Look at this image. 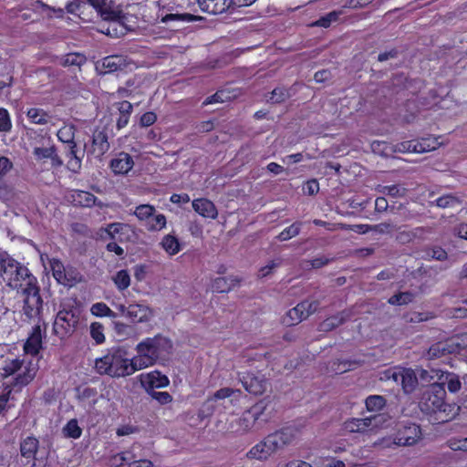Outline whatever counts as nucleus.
Listing matches in <instances>:
<instances>
[{
	"instance_id": "obj_1",
	"label": "nucleus",
	"mask_w": 467,
	"mask_h": 467,
	"mask_svg": "<svg viewBox=\"0 0 467 467\" xmlns=\"http://www.w3.org/2000/svg\"><path fill=\"white\" fill-rule=\"evenodd\" d=\"M0 275L8 286L20 291L24 296V312L32 318L39 315L42 299L36 277L17 261L8 257Z\"/></svg>"
},
{
	"instance_id": "obj_2",
	"label": "nucleus",
	"mask_w": 467,
	"mask_h": 467,
	"mask_svg": "<svg viewBox=\"0 0 467 467\" xmlns=\"http://www.w3.org/2000/svg\"><path fill=\"white\" fill-rule=\"evenodd\" d=\"M299 430L292 426L274 431L254 444L246 452V458L252 461L265 462L277 451L291 445L299 437Z\"/></svg>"
},
{
	"instance_id": "obj_3",
	"label": "nucleus",
	"mask_w": 467,
	"mask_h": 467,
	"mask_svg": "<svg viewBox=\"0 0 467 467\" xmlns=\"http://www.w3.org/2000/svg\"><path fill=\"white\" fill-rule=\"evenodd\" d=\"M171 347L170 340L160 335L143 339L137 344L136 355L131 358L135 370L139 371L153 366L170 350Z\"/></svg>"
},
{
	"instance_id": "obj_4",
	"label": "nucleus",
	"mask_w": 467,
	"mask_h": 467,
	"mask_svg": "<svg viewBox=\"0 0 467 467\" xmlns=\"http://www.w3.org/2000/svg\"><path fill=\"white\" fill-rule=\"evenodd\" d=\"M95 369L100 375L112 378H124L136 372L131 358H127L125 352L119 348L96 358Z\"/></svg>"
},
{
	"instance_id": "obj_5",
	"label": "nucleus",
	"mask_w": 467,
	"mask_h": 467,
	"mask_svg": "<svg viewBox=\"0 0 467 467\" xmlns=\"http://www.w3.org/2000/svg\"><path fill=\"white\" fill-rule=\"evenodd\" d=\"M446 392L441 384H432L421 396L420 408L426 413H444L442 421L452 418L459 410L458 407L445 403Z\"/></svg>"
},
{
	"instance_id": "obj_6",
	"label": "nucleus",
	"mask_w": 467,
	"mask_h": 467,
	"mask_svg": "<svg viewBox=\"0 0 467 467\" xmlns=\"http://www.w3.org/2000/svg\"><path fill=\"white\" fill-rule=\"evenodd\" d=\"M421 430L413 422H400L396 425V431L389 437L379 439L374 446L390 448L391 446H413L421 440Z\"/></svg>"
},
{
	"instance_id": "obj_7",
	"label": "nucleus",
	"mask_w": 467,
	"mask_h": 467,
	"mask_svg": "<svg viewBox=\"0 0 467 467\" xmlns=\"http://www.w3.org/2000/svg\"><path fill=\"white\" fill-rule=\"evenodd\" d=\"M386 418L374 415L365 418H349L342 424V431L348 434L372 435L383 428Z\"/></svg>"
},
{
	"instance_id": "obj_8",
	"label": "nucleus",
	"mask_w": 467,
	"mask_h": 467,
	"mask_svg": "<svg viewBox=\"0 0 467 467\" xmlns=\"http://www.w3.org/2000/svg\"><path fill=\"white\" fill-rule=\"evenodd\" d=\"M266 410L267 404L265 401H259L253 405L237 420V431L244 433L260 428L270 418Z\"/></svg>"
},
{
	"instance_id": "obj_9",
	"label": "nucleus",
	"mask_w": 467,
	"mask_h": 467,
	"mask_svg": "<svg viewBox=\"0 0 467 467\" xmlns=\"http://www.w3.org/2000/svg\"><path fill=\"white\" fill-rule=\"evenodd\" d=\"M133 214L139 221L144 223V226L150 232H159L166 227V217L162 213H156L154 206L150 204L138 205Z\"/></svg>"
},
{
	"instance_id": "obj_10",
	"label": "nucleus",
	"mask_w": 467,
	"mask_h": 467,
	"mask_svg": "<svg viewBox=\"0 0 467 467\" xmlns=\"http://www.w3.org/2000/svg\"><path fill=\"white\" fill-rule=\"evenodd\" d=\"M319 306L318 301L305 300L288 310L282 318V323L286 327L299 324L315 313Z\"/></svg>"
},
{
	"instance_id": "obj_11",
	"label": "nucleus",
	"mask_w": 467,
	"mask_h": 467,
	"mask_svg": "<svg viewBox=\"0 0 467 467\" xmlns=\"http://www.w3.org/2000/svg\"><path fill=\"white\" fill-rule=\"evenodd\" d=\"M103 231L109 237L119 242L135 243L138 238L136 229L128 223H112L108 224Z\"/></svg>"
},
{
	"instance_id": "obj_12",
	"label": "nucleus",
	"mask_w": 467,
	"mask_h": 467,
	"mask_svg": "<svg viewBox=\"0 0 467 467\" xmlns=\"http://www.w3.org/2000/svg\"><path fill=\"white\" fill-rule=\"evenodd\" d=\"M238 378L244 388L251 394L260 395L266 389V380L265 377L259 373L239 372Z\"/></svg>"
},
{
	"instance_id": "obj_13",
	"label": "nucleus",
	"mask_w": 467,
	"mask_h": 467,
	"mask_svg": "<svg viewBox=\"0 0 467 467\" xmlns=\"http://www.w3.org/2000/svg\"><path fill=\"white\" fill-rule=\"evenodd\" d=\"M77 323L78 318L72 311H59L54 322V331L59 337H65L73 331Z\"/></svg>"
},
{
	"instance_id": "obj_14",
	"label": "nucleus",
	"mask_w": 467,
	"mask_h": 467,
	"mask_svg": "<svg viewBox=\"0 0 467 467\" xmlns=\"http://www.w3.org/2000/svg\"><path fill=\"white\" fill-rule=\"evenodd\" d=\"M139 380L148 393L154 391V389L165 388L170 384L168 377L158 370L141 373L139 376Z\"/></svg>"
},
{
	"instance_id": "obj_15",
	"label": "nucleus",
	"mask_w": 467,
	"mask_h": 467,
	"mask_svg": "<svg viewBox=\"0 0 467 467\" xmlns=\"http://www.w3.org/2000/svg\"><path fill=\"white\" fill-rule=\"evenodd\" d=\"M104 20L116 21L120 18L121 10L111 0H88Z\"/></svg>"
},
{
	"instance_id": "obj_16",
	"label": "nucleus",
	"mask_w": 467,
	"mask_h": 467,
	"mask_svg": "<svg viewBox=\"0 0 467 467\" xmlns=\"http://www.w3.org/2000/svg\"><path fill=\"white\" fill-rule=\"evenodd\" d=\"M38 365L33 361H21L16 373L15 386L24 387L29 384L36 375Z\"/></svg>"
},
{
	"instance_id": "obj_17",
	"label": "nucleus",
	"mask_w": 467,
	"mask_h": 467,
	"mask_svg": "<svg viewBox=\"0 0 467 467\" xmlns=\"http://www.w3.org/2000/svg\"><path fill=\"white\" fill-rule=\"evenodd\" d=\"M192 206L194 212L202 218L214 220L218 217L215 204L207 198L194 199L192 202Z\"/></svg>"
},
{
	"instance_id": "obj_18",
	"label": "nucleus",
	"mask_w": 467,
	"mask_h": 467,
	"mask_svg": "<svg viewBox=\"0 0 467 467\" xmlns=\"http://www.w3.org/2000/svg\"><path fill=\"white\" fill-rule=\"evenodd\" d=\"M107 132L104 130H96L92 135L90 152L96 157H102L109 150Z\"/></svg>"
},
{
	"instance_id": "obj_19",
	"label": "nucleus",
	"mask_w": 467,
	"mask_h": 467,
	"mask_svg": "<svg viewBox=\"0 0 467 467\" xmlns=\"http://www.w3.org/2000/svg\"><path fill=\"white\" fill-rule=\"evenodd\" d=\"M110 169L115 174H127L134 166L132 157L126 152L118 153L110 161Z\"/></svg>"
},
{
	"instance_id": "obj_20",
	"label": "nucleus",
	"mask_w": 467,
	"mask_h": 467,
	"mask_svg": "<svg viewBox=\"0 0 467 467\" xmlns=\"http://www.w3.org/2000/svg\"><path fill=\"white\" fill-rule=\"evenodd\" d=\"M153 316L151 308L143 304H131L127 306V317L133 322L149 321Z\"/></svg>"
},
{
	"instance_id": "obj_21",
	"label": "nucleus",
	"mask_w": 467,
	"mask_h": 467,
	"mask_svg": "<svg viewBox=\"0 0 467 467\" xmlns=\"http://www.w3.org/2000/svg\"><path fill=\"white\" fill-rule=\"evenodd\" d=\"M131 63L123 56H109L102 60L104 73H111L118 70H124L130 67Z\"/></svg>"
},
{
	"instance_id": "obj_22",
	"label": "nucleus",
	"mask_w": 467,
	"mask_h": 467,
	"mask_svg": "<svg viewBox=\"0 0 467 467\" xmlns=\"http://www.w3.org/2000/svg\"><path fill=\"white\" fill-rule=\"evenodd\" d=\"M400 372L399 383L405 393H411L418 385V378L415 371L411 368L400 367Z\"/></svg>"
},
{
	"instance_id": "obj_23",
	"label": "nucleus",
	"mask_w": 467,
	"mask_h": 467,
	"mask_svg": "<svg viewBox=\"0 0 467 467\" xmlns=\"http://www.w3.org/2000/svg\"><path fill=\"white\" fill-rule=\"evenodd\" d=\"M42 348V334L39 326H36L24 345L26 354L36 356Z\"/></svg>"
},
{
	"instance_id": "obj_24",
	"label": "nucleus",
	"mask_w": 467,
	"mask_h": 467,
	"mask_svg": "<svg viewBox=\"0 0 467 467\" xmlns=\"http://www.w3.org/2000/svg\"><path fill=\"white\" fill-rule=\"evenodd\" d=\"M453 342L451 339L444 342H438L433 344L428 351L430 358H444L448 355H456L455 348L452 346Z\"/></svg>"
},
{
	"instance_id": "obj_25",
	"label": "nucleus",
	"mask_w": 467,
	"mask_h": 467,
	"mask_svg": "<svg viewBox=\"0 0 467 467\" xmlns=\"http://www.w3.org/2000/svg\"><path fill=\"white\" fill-rule=\"evenodd\" d=\"M158 19L163 24L171 25L175 27L180 23H189L195 20V16L190 14L165 13L161 10Z\"/></svg>"
},
{
	"instance_id": "obj_26",
	"label": "nucleus",
	"mask_w": 467,
	"mask_h": 467,
	"mask_svg": "<svg viewBox=\"0 0 467 467\" xmlns=\"http://www.w3.org/2000/svg\"><path fill=\"white\" fill-rule=\"evenodd\" d=\"M70 199L75 205L91 207L96 204L97 198L89 192L73 190L70 192Z\"/></svg>"
},
{
	"instance_id": "obj_27",
	"label": "nucleus",
	"mask_w": 467,
	"mask_h": 467,
	"mask_svg": "<svg viewBox=\"0 0 467 467\" xmlns=\"http://www.w3.org/2000/svg\"><path fill=\"white\" fill-rule=\"evenodd\" d=\"M202 5L207 12L214 15L223 14L235 6L233 0H202Z\"/></svg>"
},
{
	"instance_id": "obj_28",
	"label": "nucleus",
	"mask_w": 467,
	"mask_h": 467,
	"mask_svg": "<svg viewBox=\"0 0 467 467\" xmlns=\"http://www.w3.org/2000/svg\"><path fill=\"white\" fill-rule=\"evenodd\" d=\"M39 441L33 436H28L20 443V452L24 458L33 460L38 451Z\"/></svg>"
},
{
	"instance_id": "obj_29",
	"label": "nucleus",
	"mask_w": 467,
	"mask_h": 467,
	"mask_svg": "<svg viewBox=\"0 0 467 467\" xmlns=\"http://www.w3.org/2000/svg\"><path fill=\"white\" fill-rule=\"evenodd\" d=\"M26 117L30 122L37 125L47 124L50 120V116L47 111L38 108H31L26 111Z\"/></svg>"
},
{
	"instance_id": "obj_30",
	"label": "nucleus",
	"mask_w": 467,
	"mask_h": 467,
	"mask_svg": "<svg viewBox=\"0 0 467 467\" xmlns=\"http://www.w3.org/2000/svg\"><path fill=\"white\" fill-rule=\"evenodd\" d=\"M415 143L417 144V149H416L417 153H424V152L435 150L441 144L439 141L438 138H435V137H429V138H424V139H421L419 140H415Z\"/></svg>"
},
{
	"instance_id": "obj_31",
	"label": "nucleus",
	"mask_w": 467,
	"mask_h": 467,
	"mask_svg": "<svg viewBox=\"0 0 467 467\" xmlns=\"http://www.w3.org/2000/svg\"><path fill=\"white\" fill-rule=\"evenodd\" d=\"M161 245L169 255H175L181 251L179 240L171 234H166L162 238Z\"/></svg>"
},
{
	"instance_id": "obj_32",
	"label": "nucleus",
	"mask_w": 467,
	"mask_h": 467,
	"mask_svg": "<svg viewBox=\"0 0 467 467\" xmlns=\"http://www.w3.org/2000/svg\"><path fill=\"white\" fill-rule=\"evenodd\" d=\"M440 379H443V384H447V389L451 393L458 392L462 388V382L457 374L452 372H443L440 377Z\"/></svg>"
},
{
	"instance_id": "obj_33",
	"label": "nucleus",
	"mask_w": 467,
	"mask_h": 467,
	"mask_svg": "<svg viewBox=\"0 0 467 467\" xmlns=\"http://www.w3.org/2000/svg\"><path fill=\"white\" fill-rule=\"evenodd\" d=\"M49 266L55 279L58 283L66 285L67 282V278L66 275L65 267L63 264L59 260L52 258L49 260Z\"/></svg>"
},
{
	"instance_id": "obj_34",
	"label": "nucleus",
	"mask_w": 467,
	"mask_h": 467,
	"mask_svg": "<svg viewBox=\"0 0 467 467\" xmlns=\"http://www.w3.org/2000/svg\"><path fill=\"white\" fill-rule=\"evenodd\" d=\"M234 277H218L213 283V289L218 293H226L235 285Z\"/></svg>"
},
{
	"instance_id": "obj_35",
	"label": "nucleus",
	"mask_w": 467,
	"mask_h": 467,
	"mask_svg": "<svg viewBox=\"0 0 467 467\" xmlns=\"http://www.w3.org/2000/svg\"><path fill=\"white\" fill-rule=\"evenodd\" d=\"M57 139L67 144H71L75 142V127L71 124H67L61 127L57 131Z\"/></svg>"
},
{
	"instance_id": "obj_36",
	"label": "nucleus",
	"mask_w": 467,
	"mask_h": 467,
	"mask_svg": "<svg viewBox=\"0 0 467 467\" xmlns=\"http://www.w3.org/2000/svg\"><path fill=\"white\" fill-rule=\"evenodd\" d=\"M365 404L368 411L377 412L384 408L386 400L382 396L372 395L366 399Z\"/></svg>"
},
{
	"instance_id": "obj_37",
	"label": "nucleus",
	"mask_w": 467,
	"mask_h": 467,
	"mask_svg": "<svg viewBox=\"0 0 467 467\" xmlns=\"http://www.w3.org/2000/svg\"><path fill=\"white\" fill-rule=\"evenodd\" d=\"M90 313L99 317H116L115 313L105 304L102 302L93 304L90 307Z\"/></svg>"
},
{
	"instance_id": "obj_38",
	"label": "nucleus",
	"mask_w": 467,
	"mask_h": 467,
	"mask_svg": "<svg viewBox=\"0 0 467 467\" xmlns=\"http://www.w3.org/2000/svg\"><path fill=\"white\" fill-rule=\"evenodd\" d=\"M112 280L120 291L127 289L130 285V276L126 270H120L112 277Z\"/></svg>"
},
{
	"instance_id": "obj_39",
	"label": "nucleus",
	"mask_w": 467,
	"mask_h": 467,
	"mask_svg": "<svg viewBox=\"0 0 467 467\" xmlns=\"http://www.w3.org/2000/svg\"><path fill=\"white\" fill-rule=\"evenodd\" d=\"M63 433L67 438L78 439L82 434V430L78 426V420L73 419L63 428Z\"/></svg>"
},
{
	"instance_id": "obj_40",
	"label": "nucleus",
	"mask_w": 467,
	"mask_h": 467,
	"mask_svg": "<svg viewBox=\"0 0 467 467\" xmlns=\"http://www.w3.org/2000/svg\"><path fill=\"white\" fill-rule=\"evenodd\" d=\"M300 229H301V223H292L290 226L286 227L285 229H284L280 234L279 235L277 236V238L280 240V241H287V240H290L291 238L296 236L299 234L300 233Z\"/></svg>"
},
{
	"instance_id": "obj_41",
	"label": "nucleus",
	"mask_w": 467,
	"mask_h": 467,
	"mask_svg": "<svg viewBox=\"0 0 467 467\" xmlns=\"http://www.w3.org/2000/svg\"><path fill=\"white\" fill-rule=\"evenodd\" d=\"M89 330L90 337L96 342V344H102L105 341L104 327L101 323H91Z\"/></svg>"
},
{
	"instance_id": "obj_42",
	"label": "nucleus",
	"mask_w": 467,
	"mask_h": 467,
	"mask_svg": "<svg viewBox=\"0 0 467 467\" xmlns=\"http://www.w3.org/2000/svg\"><path fill=\"white\" fill-rule=\"evenodd\" d=\"M21 360L18 358L6 359L1 368V375L3 377H9L11 375H16V371L19 370V364Z\"/></svg>"
},
{
	"instance_id": "obj_43",
	"label": "nucleus",
	"mask_w": 467,
	"mask_h": 467,
	"mask_svg": "<svg viewBox=\"0 0 467 467\" xmlns=\"http://www.w3.org/2000/svg\"><path fill=\"white\" fill-rule=\"evenodd\" d=\"M345 316L346 315L344 313H340V314H337L331 317H328L327 319L323 321L322 324L320 325L321 329L324 331H328V330H331V329L337 327V326H339L340 324H342L344 322Z\"/></svg>"
},
{
	"instance_id": "obj_44",
	"label": "nucleus",
	"mask_w": 467,
	"mask_h": 467,
	"mask_svg": "<svg viewBox=\"0 0 467 467\" xmlns=\"http://www.w3.org/2000/svg\"><path fill=\"white\" fill-rule=\"evenodd\" d=\"M86 61V57L79 53H70L61 59L63 66H81Z\"/></svg>"
},
{
	"instance_id": "obj_45",
	"label": "nucleus",
	"mask_w": 467,
	"mask_h": 467,
	"mask_svg": "<svg viewBox=\"0 0 467 467\" xmlns=\"http://www.w3.org/2000/svg\"><path fill=\"white\" fill-rule=\"evenodd\" d=\"M378 191L392 197H402L406 193V189L400 185L379 186Z\"/></svg>"
},
{
	"instance_id": "obj_46",
	"label": "nucleus",
	"mask_w": 467,
	"mask_h": 467,
	"mask_svg": "<svg viewBox=\"0 0 467 467\" xmlns=\"http://www.w3.org/2000/svg\"><path fill=\"white\" fill-rule=\"evenodd\" d=\"M12 129V120L9 112L0 108V132H9Z\"/></svg>"
},
{
	"instance_id": "obj_47",
	"label": "nucleus",
	"mask_w": 467,
	"mask_h": 467,
	"mask_svg": "<svg viewBox=\"0 0 467 467\" xmlns=\"http://www.w3.org/2000/svg\"><path fill=\"white\" fill-rule=\"evenodd\" d=\"M433 203L440 208H451L458 205L460 202L452 195H444L436 199Z\"/></svg>"
},
{
	"instance_id": "obj_48",
	"label": "nucleus",
	"mask_w": 467,
	"mask_h": 467,
	"mask_svg": "<svg viewBox=\"0 0 467 467\" xmlns=\"http://www.w3.org/2000/svg\"><path fill=\"white\" fill-rule=\"evenodd\" d=\"M290 97L288 90L284 88L274 89L268 99L271 103H281Z\"/></svg>"
},
{
	"instance_id": "obj_49",
	"label": "nucleus",
	"mask_w": 467,
	"mask_h": 467,
	"mask_svg": "<svg viewBox=\"0 0 467 467\" xmlns=\"http://www.w3.org/2000/svg\"><path fill=\"white\" fill-rule=\"evenodd\" d=\"M413 299V295L409 292H403L397 295L392 296L389 299V303L391 305H406L411 302Z\"/></svg>"
},
{
	"instance_id": "obj_50",
	"label": "nucleus",
	"mask_w": 467,
	"mask_h": 467,
	"mask_svg": "<svg viewBox=\"0 0 467 467\" xmlns=\"http://www.w3.org/2000/svg\"><path fill=\"white\" fill-rule=\"evenodd\" d=\"M281 265V260H272L268 262L265 266H262L259 269L258 276L263 278L268 276L270 274H272L276 268H278Z\"/></svg>"
},
{
	"instance_id": "obj_51",
	"label": "nucleus",
	"mask_w": 467,
	"mask_h": 467,
	"mask_svg": "<svg viewBox=\"0 0 467 467\" xmlns=\"http://www.w3.org/2000/svg\"><path fill=\"white\" fill-rule=\"evenodd\" d=\"M128 452H120L113 455L109 459V466L110 467H122L126 464V462L131 460V457L128 456Z\"/></svg>"
},
{
	"instance_id": "obj_52",
	"label": "nucleus",
	"mask_w": 467,
	"mask_h": 467,
	"mask_svg": "<svg viewBox=\"0 0 467 467\" xmlns=\"http://www.w3.org/2000/svg\"><path fill=\"white\" fill-rule=\"evenodd\" d=\"M400 367L390 368L381 373L380 379L392 380L399 384V376L400 375Z\"/></svg>"
},
{
	"instance_id": "obj_53",
	"label": "nucleus",
	"mask_w": 467,
	"mask_h": 467,
	"mask_svg": "<svg viewBox=\"0 0 467 467\" xmlns=\"http://www.w3.org/2000/svg\"><path fill=\"white\" fill-rule=\"evenodd\" d=\"M456 354L467 349V333L451 337Z\"/></svg>"
},
{
	"instance_id": "obj_54",
	"label": "nucleus",
	"mask_w": 467,
	"mask_h": 467,
	"mask_svg": "<svg viewBox=\"0 0 467 467\" xmlns=\"http://www.w3.org/2000/svg\"><path fill=\"white\" fill-rule=\"evenodd\" d=\"M54 150V147H36L33 150V154L38 161L49 159L53 156Z\"/></svg>"
},
{
	"instance_id": "obj_55",
	"label": "nucleus",
	"mask_w": 467,
	"mask_h": 467,
	"mask_svg": "<svg viewBox=\"0 0 467 467\" xmlns=\"http://www.w3.org/2000/svg\"><path fill=\"white\" fill-rule=\"evenodd\" d=\"M417 144L415 143V140H408L403 141L395 146V150L399 152H413L417 153L416 151Z\"/></svg>"
},
{
	"instance_id": "obj_56",
	"label": "nucleus",
	"mask_w": 467,
	"mask_h": 467,
	"mask_svg": "<svg viewBox=\"0 0 467 467\" xmlns=\"http://www.w3.org/2000/svg\"><path fill=\"white\" fill-rule=\"evenodd\" d=\"M150 394L161 405L169 404L172 401L171 395L167 391H151Z\"/></svg>"
},
{
	"instance_id": "obj_57",
	"label": "nucleus",
	"mask_w": 467,
	"mask_h": 467,
	"mask_svg": "<svg viewBox=\"0 0 467 467\" xmlns=\"http://www.w3.org/2000/svg\"><path fill=\"white\" fill-rule=\"evenodd\" d=\"M239 392V390H235L231 388H223L218 389L214 394L210 398L211 400H224L226 398H230L233 394Z\"/></svg>"
},
{
	"instance_id": "obj_58",
	"label": "nucleus",
	"mask_w": 467,
	"mask_h": 467,
	"mask_svg": "<svg viewBox=\"0 0 467 467\" xmlns=\"http://www.w3.org/2000/svg\"><path fill=\"white\" fill-rule=\"evenodd\" d=\"M12 195L11 186L5 182L4 177H0V199L7 201Z\"/></svg>"
},
{
	"instance_id": "obj_59",
	"label": "nucleus",
	"mask_w": 467,
	"mask_h": 467,
	"mask_svg": "<svg viewBox=\"0 0 467 467\" xmlns=\"http://www.w3.org/2000/svg\"><path fill=\"white\" fill-rule=\"evenodd\" d=\"M419 231H421V229L418 228L414 231H402L398 234L397 239L399 242L403 244L409 243L417 237V232Z\"/></svg>"
},
{
	"instance_id": "obj_60",
	"label": "nucleus",
	"mask_w": 467,
	"mask_h": 467,
	"mask_svg": "<svg viewBox=\"0 0 467 467\" xmlns=\"http://www.w3.org/2000/svg\"><path fill=\"white\" fill-rule=\"evenodd\" d=\"M227 99H230V96L226 95L225 91L223 90H221V91H218L216 92L214 95L207 98L205 99V101L203 102V104H213V103H217V102H223Z\"/></svg>"
},
{
	"instance_id": "obj_61",
	"label": "nucleus",
	"mask_w": 467,
	"mask_h": 467,
	"mask_svg": "<svg viewBox=\"0 0 467 467\" xmlns=\"http://www.w3.org/2000/svg\"><path fill=\"white\" fill-rule=\"evenodd\" d=\"M157 119V116L154 112L149 111L144 113L140 119V124L142 127L151 126Z\"/></svg>"
},
{
	"instance_id": "obj_62",
	"label": "nucleus",
	"mask_w": 467,
	"mask_h": 467,
	"mask_svg": "<svg viewBox=\"0 0 467 467\" xmlns=\"http://www.w3.org/2000/svg\"><path fill=\"white\" fill-rule=\"evenodd\" d=\"M303 191L305 193L308 195H314L319 191V184L316 180H310L306 182L305 186L303 187Z\"/></svg>"
},
{
	"instance_id": "obj_63",
	"label": "nucleus",
	"mask_w": 467,
	"mask_h": 467,
	"mask_svg": "<svg viewBox=\"0 0 467 467\" xmlns=\"http://www.w3.org/2000/svg\"><path fill=\"white\" fill-rule=\"evenodd\" d=\"M13 163L6 157H0V177H5L11 171Z\"/></svg>"
},
{
	"instance_id": "obj_64",
	"label": "nucleus",
	"mask_w": 467,
	"mask_h": 467,
	"mask_svg": "<svg viewBox=\"0 0 467 467\" xmlns=\"http://www.w3.org/2000/svg\"><path fill=\"white\" fill-rule=\"evenodd\" d=\"M81 157L69 158L67 168L73 172H78L81 168Z\"/></svg>"
}]
</instances>
